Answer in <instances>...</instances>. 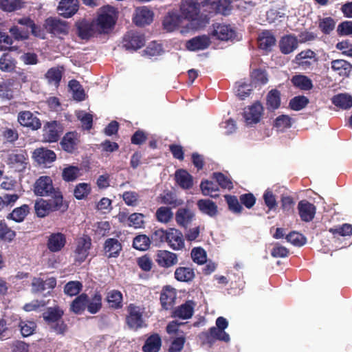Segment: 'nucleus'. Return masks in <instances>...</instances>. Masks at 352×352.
<instances>
[{
    "instance_id": "obj_1",
    "label": "nucleus",
    "mask_w": 352,
    "mask_h": 352,
    "mask_svg": "<svg viewBox=\"0 0 352 352\" xmlns=\"http://www.w3.org/2000/svg\"><path fill=\"white\" fill-rule=\"evenodd\" d=\"M181 16L186 23L187 30H197L208 23L206 15L199 14V4L196 0H183L180 6Z\"/></svg>"
},
{
    "instance_id": "obj_2",
    "label": "nucleus",
    "mask_w": 352,
    "mask_h": 352,
    "mask_svg": "<svg viewBox=\"0 0 352 352\" xmlns=\"http://www.w3.org/2000/svg\"><path fill=\"white\" fill-rule=\"evenodd\" d=\"M63 315V310L59 306H54L47 307L43 314V318L56 333L64 335L67 331V325L62 318Z\"/></svg>"
},
{
    "instance_id": "obj_3",
    "label": "nucleus",
    "mask_w": 352,
    "mask_h": 352,
    "mask_svg": "<svg viewBox=\"0 0 352 352\" xmlns=\"http://www.w3.org/2000/svg\"><path fill=\"white\" fill-rule=\"evenodd\" d=\"M63 195H56V198L49 200L38 199L34 204V210L37 217L43 218L50 212L60 210L63 206Z\"/></svg>"
},
{
    "instance_id": "obj_4",
    "label": "nucleus",
    "mask_w": 352,
    "mask_h": 352,
    "mask_svg": "<svg viewBox=\"0 0 352 352\" xmlns=\"http://www.w3.org/2000/svg\"><path fill=\"white\" fill-rule=\"evenodd\" d=\"M34 192L40 197H51L56 198V195H63L58 188H55L50 176H41L34 184Z\"/></svg>"
},
{
    "instance_id": "obj_5",
    "label": "nucleus",
    "mask_w": 352,
    "mask_h": 352,
    "mask_svg": "<svg viewBox=\"0 0 352 352\" xmlns=\"http://www.w3.org/2000/svg\"><path fill=\"white\" fill-rule=\"evenodd\" d=\"M6 162L14 171L23 172L29 165L28 153L25 150L12 151L8 154Z\"/></svg>"
},
{
    "instance_id": "obj_6",
    "label": "nucleus",
    "mask_w": 352,
    "mask_h": 352,
    "mask_svg": "<svg viewBox=\"0 0 352 352\" xmlns=\"http://www.w3.org/2000/svg\"><path fill=\"white\" fill-rule=\"evenodd\" d=\"M202 7L209 14H221L224 16L229 15L232 10L230 0H206L202 2Z\"/></svg>"
},
{
    "instance_id": "obj_7",
    "label": "nucleus",
    "mask_w": 352,
    "mask_h": 352,
    "mask_svg": "<svg viewBox=\"0 0 352 352\" xmlns=\"http://www.w3.org/2000/svg\"><path fill=\"white\" fill-rule=\"evenodd\" d=\"M47 32L56 36H66L69 34V25L68 22L56 17L47 18L43 24Z\"/></svg>"
},
{
    "instance_id": "obj_8",
    "label": "nucleus",
    "mask_w": 352,
    "mask_h": 352,
    "mask_svg": "<svg viewBox=\"0 0 352 352\" xmlns=\"http://www.w3.org/2000/svg\"><path fill=\"white\" fill-rule=\"evenodd\" d=\"M126 311V323L129 329L138 330L146 327L142 317V312L140 307L134 304H130L127 307Z\"/></svg>"
},
{
    "instance_id": "obj_9",
    "label": "nucleus",
    "mask_w": 352,
    "mask_h": 352,
    "mask_svg": "<svg viewBox=\"0 0 352 352\" xmlns=\"http://www.w3.org/2000/svg\"><path fill=\"white\" fill-rule=\"evenodd\" d=\"M144 35L135 31L127 32L122 38V47L126 50L135 51L144 46Z\"/></svg>"
},
{
    "instance_id": "obj_10",
    "label": "nucleus",
    "mask_w": 352,
    "mask_h": 352,
    "mask_svg": "<svg viewBox=\"0 0 352 352\" xmlns=\"http://www.w3.org/2000/svg\"><path fill=\"white\" fill-rule=\"evenodd\" d=\"M17 121L23 127L36 131L41 127V120L30 111H21L18 113Z\"/></svg>"
},
{
    "instance_id": "obj_11",
    "label": "nucleus",
    "mask_w": 352,
    "mask_h": 352,
    "mask_svg": "<svg viewBox=\"0 0 352 352\" xmlns=\"http://www.w3.org/2000/svg\"><path fill=\"white\" fill-rule=\"evenodd\" d=\"M91 246V239L86 236L78 240L77 245L74 251L75 261L79 263L84 262L89 255V250Z\"/></svg>"
},
{
    "instance_id": "obj_12",
    "label": "nucleus",
    "mask_w": 352,
    "mask_h": 352,
    "mask_svg": "<svg viewBox=\"0 0 352 352\" xmlns=\"http://www.w3.org/2000/svg\"><path fill=\"white\" fill-rule=\"evenodd\" d=\"M212 35L221 41H234L236 37L235 30L230 25L226 24L214 25Z\"/></svg>"
},
{
    "instance_id": "obj_13",
    "label": "nucleus",
    "mask_w": 352,
    "mask_h": 352,
    "mask_svg": "<svg viewBox=\"0 0 352 352\" xmlns=\"http://www.w3.org/2000/svg\"><path fill=\"white\" fill-rule=\"evenodd\" d=\"M122 250V243L115 238H108L103 244L104 256L107 258H116Z\"/></svg>"
},
{
    "instance_id": "obj_14",
    "label": "nucleus",
    "mask_w": 352,
    "mask_h": 352,
    "mask_svg": "<svg viewBox=\"0 0 352 352\" xmlns=\"http://www.w3.org/2000/svg\"><path fill=\"white\" fill-rule=\"evenodd\" d=\"M153 12L146 6L139 7L135 9L133 17V22L138 26H144L150 24L153 21Z\"/></svg>"
},
{
    "instance_id": "obj_15",
    "label": "nucleus",
    "mask_w": 352,
    "mask_h": 352,
    "mask_svg": "<svg viewBox=\"0 0 352 352\" xmlns=\"http://www.w3.org/2000/svg\"><path fill=\"white\" fill-rule=\"evenodd\" d=\"M298 46V39L293 34H287L281 37L278 42L280 51L283 54H289L295 51Z\"/></svg>"
},
{
    "instance_id": "obj_16",
    "label": "nucleus",
    "mask_w": 352,
    "mask_h": 352,
    "mask_svg": "<svg viewBox=\"0 0 352 352\" xmlns=\"http://www.w3.org/2000/svg\"><path fill=\"white\" fill-rule=\"evenodd\" d=\"M67 243L66 236L61 232L52 233L47 241V248L52 252L60 251Z\"/></svg>"
},
{
    "instance_id": "obj_17",
    "label": "nucleus",
    "mask_w": 352,
    "mask_h": 352,
    "mask_svg": "<svg viewBox=\"0 0 352 352\" xmlns=\"http://www.w3.org/2000/svg\"><path fill=\"white\" fill-rule=\"evenodd\" d=\"M16 21L19 25L25 26L27 28V29L30 28L31 30V34L34 36L41 39L45 38V29L41 28V25L36 24L34 20H32L30 17L24 16L16 19Z\"/></svg>"
},
{
    "instance_id": "obj_18",
    "label": "nucleus",
    "mask_w": 352,
    "mask_h": 352,
    "mask_svg": "<svg viewBox=\"0 0 352 352\" xmlns=\"http://www.w3.org/2000/svg\"><path fill=\"white\" fill-rule=\"evenodd\" d=\"M263 108L258 103H254L253 105L245 109L243 113V117L248 124H253L260 121L263 113Z\"/></svg>"
},
{
    "instance_id": "obj_19",
    "label": "nucleus",
    "mask_w": 352,
    "mask_h": 352,
    "mask_svg": "<svg viewBox=\"0 0 352 352\" xmlns=\"http://www.w3.org/2000/svg\"><path fill=\"white\" fill-rule=\"evenodd\" d=\"M159 266L169 268L175 265L178 262L177 255L168 250H160L155 259Z\"/></svg>"
},
{
    "instance_id": "obj_20",
    "label": "nucleus",
    "mask_w": 352,
    "mask_h": 352,
    "mask_svg": "<svg viewBox=\"0 0 352 352\" xmlns=\"http://www.w3.org/2000/svg\"><path fill=\"white\" fill-rule=\"evenodd\" d=\"M78 0H60L58 6L60 14L65 18H69L74 15L78 10Z\"/></svg>"
},
{
    "instance_id": "obj_21",
    "label": "nucleus",
    "mask_w": 352,
    "mask_h": 352,
    "mask_svg": "<svg viewBox=\"0 0 352 352\" xmlns=\"http://www.w3.org/2000/svg\"><path fill=\"white\" fill-rule=\"evenodd\" d=\"M195 305L196 304L194 301L187 300L173 310L172 316L182 320L189 319L193 315Z\"/></svg>"
},
{
    "instance_id": "obj_22",
    "label": "nucleus",
    "mask_w": 352,
    "mask_h": 352,
    "mask_svg": "<svg viewBox=\"0 0 352 352\" xmlns=\"http://www.w3.org/2000/svg\"><path fill=\"white\" fill-rule=\"evenodd\" d=\"M76 34L83 40H88L94 36V23L86 19H82L76 22Z\"/></svg>"
},
{
    "instance_id": "obj_23",
    "label": "nucleus",
    "mask_w": 352,
    "mask_h": 352,
    "mask_svg": "<svg viewBox=\"0 0 352 352\" xmlns=\"http://www.w3.org/2000/svg\"><path fill=\"white\" fill-rule=\"evenodd\" d=\"M186 23L181 15L170 12L163 21L164 28L168 32H172L178 27H186Z\"/></svg>"
},
{
    "instance_id": "obj_24",
    "label": "nucleus",
    "mask_w": 352,
    "mask_h": 352,
    "mask_svg": "<svg viewBox=\"0 0 352 352\" xmlns=\"http://www.w3.org/2000/svg\"><path fill=\"white\" fill-rule=\"evenodd\" d=\"M33 157L39 164H50L56 159L55 153L50 149L45 148H36L33 153Z\"/></svg>"
},
{
    "instance_id": "obj_25",
    "label": "nucleus",
    "mask_w": 352,
    "mask_h": 352,
    "mask_svg": "<svg viewBox=\"0 0 352 352\" xmlns=\"http://www.w3.org/2000/svg\"><path fill=\"white\" fill-rule=\"evenodd\" d=\"M210 44V40L209 36L201 35L187 41L186 47L190 51H199L208 48Z\"/></svg>"
},
{
    "instance_id": "obj_26",
    "label": "nucleus",
    "mask_w": 352,
    "mask_h": 352,
    "mask_svg": "<svg viewBox=\"0 0 352 352\" xmlns=\"http://www.w3.org/2000/svg\"><path fill=\"white\" fill-rule=\"evenodd\" d=\"M166 243L175 250H181L184 247V241L182 233L175 228L168 230Z\"/></svg>"
},
{
    "instance_id": "obj_27",
    "label": "nucleus",
    "mask_w": 352,
    "mask_h": 352,
    "mask_svg": "<svg viewBox=\"0 0 352 352\" xmlns=\"http://www.w3.org/2000/svg\"><path fill=\"white\" fill-rule=\"evenodd\" d=\"M87 310L91 314L98 313L102 308V296L100 291L96 290L91 296L87 295Z\"/></svg>"
},
{
    "instance_id": "obj_28",
    "label": "nucleus",
    "mask_w": 352,
    "mask_h": 352,
    "mask_svg": "<svg viewBox=\"0 0 352 352\" xmlns=\"http://www.w3.org/2000/svg\"><path fill=\"white\" fill-rule=\"evenodd\" d=\"M43 138L47 142H56L60 138V131L56 121L47 122L44 126Z\"/></svg>"
},
{
    "instance_id": "obj_29",
    "label": "nucleus",
    "mask_w": 352,
    "mask_h": 352,
    "mask_svg": "<svg viewBox=\"0 0 352 352\" xmlns=\"http://www.w3.org/2000/svg\"><path fill=\"white\" fill-rule=\"evenodd\" d=\"M276 38L273 33L269 30L262 32L258 37V46L261 50L270 52L276 45Z\"/></svg>"
},
{
    "instance_id": "obj_30",
    "label": "nucleus",
    "mask_w": 352,
    "mask_h": 352,
    "mask_svg": "<svg viewBox=\"0 0 352 352\" xmlns=\"http://www.w3.org/2000/svg\"><path fill=\"white\" fill-rule=\"evenodd\" d=\"M195 214L193 212L187 208H181L175 213L177 223L184 228H186L193 220Z\"/></svg>"
},
{
    "instance_id": "obj_31",
    "label": "nucleus",
    "mask_w": 352,
    "mask_h": 352,
    "mask_svg": "<svg viewBox=\"0 0 352 352\" xmlns=\"http://www.w3.org/2000/svg\"><path fill=\"white\" fill-rule=\"evenodd\" d=\"M298 208L302 221L308 222L314 219L316 208L313 204L305 200L300 201L298 203Z\"/></svg>"
},
{
    "instance_id": "obj_32",
    "label": "nucleus",
    "mask_w": 352,
    "mask_h": 352,
    "mask_svg": "<svg viewBox=\"0 0 352 352\" xmlns=\"http://www.w3.org/2000/svg\"><path fill=\"white\" fill-rule=\"evenodd\" d=\"M97 26L102 32H107L116 24V19L112 14L103 12L97 18Z\"/></svg>"
},
{
    "instance_id": "obj_33",
    "label": "nucleus",
    "mask_w": 352,
    "mask_h": 352,
    "mask_svg": "<svg viewBox=\"0 0 352 352\" xmlns=\"http://www.w3.org/2000/svg\"><path fill=\"white\" fill-rule=\"evenodd\" d=\"M87 294L82 293L77 296L70 305V311L77 315L82 314L87 309Z\"/></svg>"
},
{
    "instance_id": "obj_34",
    "label": "nucleus",
    "mask_w": 352,
    "mask_h": 352,
    "mask_svg": "<svg viewBox=\"0 0 352 352\" xmlns=\"http://www.w3.org/2000/svg\"><path fill=\"white\" fill-rule=\"evenodd\" d=\"M177 184L183 189H189L193 186V179L186 170L179 169L175 173Z\"/></svg>"
},
{
    "instance_id": "obj_35",
    "label": "nucleus",
    "mask_w": 352,
    "mask_h": 352,
    "mask_svg": "<svg viewBox=\"0 0 352 352\" xmlns=\"http://www.w3.org/2000/svg\"><path fill=\"white\" fill-rule=\"evenodd\" d=\"M197 206L202 213L210 217H215L218 212L216 204L208 199L199 200Z\"/></svg>"
},
{
    "instance_id": "obj_36",
    "label": "nucleus",
    "mask_w": 352,
    "mask_h": 352,
    "mask_svg": "<svg viewBox=\"0 0 352 352\" xmlns=\"http://www.w3.org/2000/svg\"><path fill=\"white\" fill-rule=\"evenodd\" d=\"M77 134L75 132L67 133L63 138L60 144L63 149L68 153H72L76 148Z\"/></svg>"
},
{
    "instance_id": "obj_37",
    "label": "nucleus",
    "mask_w": 352,
    "mask_h": 352,
    "mask_svg": "<svg viewBox=\"0 0 352 352\" xmlns=\"http://www.w3.org/2000/svg\"><path fill=\"white\" fill-rule=\"evenodd\" d=\"M332 103L342 109L352 107V96L348 94H339L331 98Z\"/></svg>"
},
{
    "instance_id": "obj_38",
    "label": "nucleus",
    "mask_w": 352,
    "mask_h": 352,
    "mask_svg": "<svg viewBox=\"0 0 352 352\" xmlns=\"http://www.w3.org/2000/svg\"><path fill=\"white\" fill-rule=\"evenodd\" d=\"M30 212V207L23 204L20 207L14 208L12 212L7 215L8 219H12L16 222H22Z\"/></svg>"
},
{
    "instance_id": "obj_39",
    "label": "nucleus",
    "mask_w": 352,
    "mask_h": 352,
    "mask_svg": "<svg viewBox=\"0 0 352 352\" xmlns=\"http://www.w3.org/2000/svg\"><path fill=\"white\" fill-rule=\"evenodd\" d=\"M158 202L162 204L170 205L175 208L182 205L183 201L178 199L175 194L170 191H164L157 198Z\"/></svg>"
},
{
    "instance_id": "obj_40",
    "label": "nucleus",
    "mask_w": 352,
    "mask_h": 352,
    "mask_svg": "<svg viewBox=\"0 0 352 352\" xmlns=\"http://www.w3.org/2000/svg\"><path fill=\"white\" fill-rule=\"evenodd\" d=\"M16 236L14 230H12L4 220L0 221V241L6 243L12 242Z\"/></svg>"
},
{
    "instance_id": "obj_41",
    "label": "nucleus",
    "mask_w": 352,
    "mask_h": 352,
    "mask_svg": "<svg viewBox=\"0 0 352 352\" xmlns=\"http://www.w3.org/2000/svg\"><path fill=\"white\" fill-rule=\"evenodd\" d=\"M175 292L173 289L166 287L164 289L160 296V302L164 309H170L175 300Z\"/></svg>"
},
{
    "instance_id": "obj_42",
    "label": "nucleus",
    "mask_w": 352,
    "mask_h": 352,
    "mask_svg": "<svg viewBox=\"0 0 352 352\" xmlns=\"http://www.w3.org/2000/svg\"><path fill=\"white\" fill-rule=\"evenodd\" d=\"M195 277L192 269L186 267H177L175 271V278L181 282H189Z\"/></svg>"
},
{
    "instance_id": "obj_43",
    "label": "nucleus",
    "mask_w": 352,
    "mask_h": 352,
    "mask_svg": "<svg viewBox=\"0 0 352 352\" xmlns=\"http://www.w3.org/2000/svg\"><path fill=\"white\" fill-rule=\"evenodd\" d=\"M107 300L111 308L120 309L122 307V294L118 290H112L109 292Z\"/></svg>"
},
{
    "instance_id": "obj_44",
    "label": "nucleus",
    "mask_w": 352,
    "mask_h": 352,
    "mask_svg": "<svg viewBox=\"0 0 352 352\" xmlns=\"http://www.w3.org/2000/svg\"><path fill=\"white\" fill-rule=\"evenodd\" d=\"M80 175V168L75 166H69L63 168L62 178L67 182L75 181Z\"/></svg>"
},
{
    "instance_id": "obj_45",
    "label": "nucleus",
    "mask_w": 352,
    "mask_h": 352,
    "mask_svg": "<svg viewBox=\"0 0 352 352\" xmlns=\"http://www.w3.org/2000/svg\"><path fill=\"white\" fill-rule=\"evenodd\" d=\"M91 187L87 183L78 184L74 190V196L76 199L81 200L86 199L91 193Z\"/></svg>"
},
{
    "instance_id": "obj_46",
    "label": "nucleus",
    "mask_w": 352,
    "mask_h": 352,
    "mask_svg": "<svg viewBox=\"0 0 352 352\" xmlns=\"http://www.w3.org/2000/svg\"><path fill=\"white\" fill-rule=\"evenodd\" d=\"M16 61L12 56L4 53L0 57V69L2 72H10L15 68Z\"/></svg>"
},
{
    "instance_id": "obj_47",
    "label": "nucleus",
    "mask_w": 352,
    "mask_h": 352,
    "mask_svg": "<svg viewBox=\"0 0 352 352\" xmlns=\"http://www.w3.org/2000/svg\"><path fill=\"white\" fill-rule=\"evenodd\" d=\"M292 82L294 86L302 90H310L313 87L311 80L306 76H295L292 78Z\"/></svg>"
},
{
    "instance_id": "obj_48",
    "label": "nucleus",
    "mask_w": 352,
    "mask_h": 352,
    "mask_svg": "<svg viewBox=\"0 0 352 352\" xmlns=\"http://www.w3.org/2000/svg\"><path fill=\"white\" fill-rule=\"evenodd\" d=\"M331 69L334 71L339 72L340 75L348 74L351 69V65L342 59H338L331 61Z\"/></svg>"
},
{
    "instance_id": "obj_49",
    "label": "nucleus",
    "mask_w": 352,
    "mask_h": 352,
    "mask_svg": "<svg viewBox=\"0 0 352 352\" xmlns=\"http://www.w3.org/2000/svg\"><path fill=\"white\" fill-rule=\"evenodd\" d=\"M69 87L73 91V97L78 101H82L85 99V93L80 82L76 80H71L69 82Z\"/></svg>"
},
{
    "instance_id": "obj_50",
    "label": "nucleus",
    "mask_w": 352,
    "mask_h": 352,
    "mask_svg": "<svg viewBox=\"0 0 352 352\" xmlns=\"http://www.w3.org/2000/svg\"><path fill=\"white\" fill-rule=\"evenodd\" d=\"M208 340H218L228 342L230 340V336L223 329H217L215 327H212L209 329V333L208 336Z\"/></svg>"
},
{
    "instance_id": "obj_51",
    "label": "nucleus",
    "mask_w": 352,
    "mask_h": 352,
    "mask_svg": "<svg viewBox=\"0 0 352 352\" xmlns=\"http://www.w3.org/2000/svg\"><path fill=\"white\" fill-rule=\"evenodd\" d=\"M45 76L50 84H53L58 87L61 80L63 74L58 68L52 67L47 70Z\"/></svg>"
},
{
    "instance_id": "obj_52",
    "label": "nucleus",
    "mask_w": 352,
    "mask_h": 352,
    "mask_svg": "<svg viewBox=\"0 0 352 352\" xmlns=\"http://www.w3.org/2000/svg\"><path fill=\"white\" fill-rule=\"evenodd\" d=\"M82 289V284L78 280L69 281L64 287V292L69 296L78 295Z\"/></svg>"
},
{
    "instance_id": "obj_53",
    "label": "nucleus",
    "mask_w": 352,
    "mask_h": 352,
    "mask_svg": "<svg viewBox=\"0 0 352 352\" xmlns=\"http://www.w3.org/2000/svg\"><path fill=\"white\" fill-rule=\"evenodd\" d=\"M19 327L22 336L28 337L34 333L36 324L33 321L21 320Z\"/></svg>"
},
{
    "instance_id": "obj_54",
    "label": "nucleus",
    "mask_w": 352,
    "mask_h": 352,
    "mask_svg": "<svg viewBox=\"0 0 352 352\" xmlns=\"http://www.w3.org/2000/svg\"><path fill=\"white\" fill-rule=\"evenodd\" d=\"M200 188L204 195H209L213 198L218 197V187L212 182H201Z\"/></svg>"
},
{
    "instance_id": "obj_55",
    "label": "nucleus",
    "mask_w": 352,
    "mask_h": 352,
    "mask_svg": "<svg viewBox=\"0 0 352 352\" xmlns=\"http://www.w3.org/2000/svg\"><path fill=\"white\" fill-rule=\"evenodd\" d=\"M150 239L145 234L135 236L133 241V247L140 251L146 250L150 246Z\"/></svg>"
},
{
    "instance_id": "obj_56",
    "label": "nucleus",
    "mask_w": 352,
    "mask_h": 352,
    "mask_svg": "<svg viewBox=\"0 0 352 352\" xmlns=\"http://www.w3.org/2000/svg\"><path fill=\"white\" fill-rule=\"evenodd\" d=\"M9 32L15 41H25L30 38V32L28 29H21L17 25H13L9 29Z\"/></svg>"
},
{
    "instance_id": "obj_57",
    "label": "nucleus",
    "mask_w": 352,
    "mask_h": 352,
    "mask_svg": "<svg viewBox=\"0 0 352 352\" xmlns=\"http://www.w3.org/2000/svg\"><path fill=\"white\" fill-rule=\"evenodd\" d=\"M280 104V92L276 89L271 90L267 96V105L268 108L276 109Z\"/></svg>"
},
{
    "instance_id": "obj_58",
    "label": "nucleus",
    "mask_w": 352,
    "mask_h": 352,
    "mask_svg": "<svg viewBox=\"0 0 352 352\" xmlns=\"http://www.w3.org/2000/svg\"><path fill=\"white\" fill-rule=\"evenodd\" d=\"M318 27L326 34H329L336 27V21L331 17H324L319 20Z\"/></svg>"
},
{
    "instance_id": "obj_59",
    "label": "nucleus",
    "mask_w": 352,
    "mask_h": 352,
    "mask_svg": "<svg viewBox=\"0 0 352 352\" xmlns=\"http://www.w3.org/2000/svg\"><path fill=\"white\" fill-rule=\"evenodd\" d=\"M155 217L160 222L166 223L172 219L173 213L168 207H160L155 212Z\"/></svg>"
},
{
    "instance_id": "obj_60",
    "label": "nucleus",
    "mask_w": 352,
    "mask_h": 352,
    "mask_svg": "<svg viewBox=\"0 0 352 352\" xmlns=\"http://www.w3.org/2000/svg\"><path fill=\"white\" fill-rule=\"evenodd\" d=\"M19 196L17 194H3L0 196V211L8 206H12L19 199Z\"/></svg>"
},
{
    "instance_id": "obj_61",
    "label": "nucleus",
    "mask_w": 352,
    "mask_h": 352,
    "mask_svg": "<svg viewBox=\"0 0 352 352\" xmlns=\"http://www.w3.org/2000/svg\"><path fill=\"white\" fill-rule=\"evenodd\" d=\"M286 239L296 246H302L307 242V239L301 234L296 232H292L286 236Z\"/></svg>"
},
{
    "instance_id": "obj_62",
    "label": "nucleus",
    "mask_w": 352,
    "mask_h": 352,
    "mask_svg": "<svg viewBox=\"0 0 352 352\" xmlns=\"http://www.w3.org/2000/svg\"><path fill=\"white\" fill-rule=\"evenodd\" d=\"M21 7V0H0V8L6 12H12Z\"/></svg>"
},
{
    "instance_id": "obj_63",
    "label": "nucleus",
    "mask_w": 352,
    "mask_h": 352,
    "mask_svg": "<svg viewBox=\"0 0 352 352\" xmlns=\"http://www.w3.org/2000/svg\"><path fill=\"white\" fill-rule=\"evenodd\" d=\"M309 100L304 96H296L292 98L289 102V107L292 109L299 111L307 106Z\"/></svg>"
},
{
    "instance_id": "obj_64",
    "label": "nucleus",
    "mask_w": 352,
    "mask_h": 352,
    "mask_svg": "<svg viewBox=\"0 0 352 352\" xmlns=\"http://www.w3.org/2000/svg\"><path fill=\"white\" fill-rule=\"evenodd\" d=\"M191 257L194 262L201 265L206 261V252L201 248H195L191 251Z\"/></svg>"
}]
</instances>
